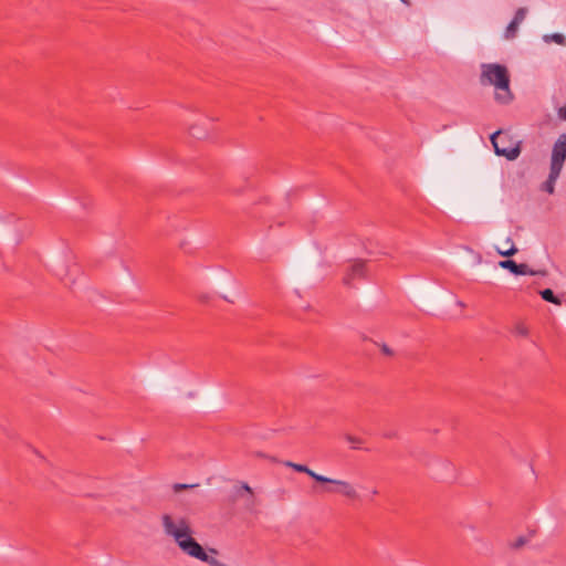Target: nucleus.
I'll use <instances>...</instances> for the list:
<instances>
[{"label":"nucleus","instance_id":"2eb2a0df","mask_svg":"<svg viewBox=\"0 0 566 566\" xmlns=\"http://www.w3.org/2000/svg\"><path fill=\"white\" fill-rule=\"evenodd\" d=\"M525 17H526V9L525 8H520L515 12L513 21L516 22V24L520 25L524 21Z\"/></svg>","mask_w":566,"mask_h":566},{"label":"nucleus","instance_id":"ddd939ff","mask_svg":"<svg viewBox=\"0 0 566 566\" xmlns=\"http://www.w3.org/2000/svg\"><path fill=\"white\" fill-rule=\"evenodd\" d=\"M518 29V24L514 22L513 20L509 23L505 30V38L506 39H513L516 35Z\"/></svg>","mask_w":566,"mask_h":566},{"label":"nucleus","instance_id":"dca6fc26","mask_svg":"<svg viewBox=\"0 0 566 566\" xmlns=\"http://www.w3.org/2000/svg\"><path fill=\"white\" fill-rule=\"evenodd\" d=\"M528 542V538L525 536H518L514 542L511 543V547L518 549L523 547Z\"/></svg>","mask_w":566,"mask_h":566},{"label":"nucleus","instance_id":"20e7f679","mask_svg":"<svg viewBox=\"0 0 566 566\" xmlns=\"http://www.w3.org/2000/svg\"><path fill=\"white\" fill-rule=\"evenodd\" d=\"M566 159V133L555 142L552 151V177H558Z\"/></svg>","mask_w":566,"mask_h":566},{"label":"nucleus","instance_id":"f3484780","mask_svg":"<svg viewBox=\"0 0 566 566\" xmlns=\"http://www.w3.org/2000/svg\"><path fill=\"white\" fill-rule=\"evenodd\" d=\"M346 440L353 444V448H358V444L361 443V440L354 436H347Z\"/></svg>","mask_w":566,"mask_h":566},{"label":"nucleus","instance_id":"4be33fe9","mask_svg":"<svg viewBox=\"0 0 566 566\" xmlns=\"http://www.w3.org/2000/svg\"><path fill=\"white\" fill-rule=\"evenodd\" d=\"M241 489L250 494H252V489L250 488V485L245 482H241Z\"/></svg>","mask_w":566,"mask_h":566},{"label":"nucleus","instance_id":"4468645a","mask_svg":"<svg viewBox=\"0 0 566 566\" xmlns=\"http://www.w3.org/2000/svg\"><path fill=\"white\" fill-rule=\"evenodd\" d=\"M558 177H552V170L549 171L547 180L543 185V189L547 191L548 193L554 192V184Z\"/></svg>","mask_w":566,"mask_h":566},{"label":"nucleus","instance_id":"423d86ee","mask_svg":"<svg viewBox=\"0 0 566 566\" xmlns=\"http://www.w3.org/2000/svg\"><path fill=\"white\" fill-rule=\"evenodd\" d=\"M178 546L182 552L201 562L208 563L211 558V556L205 552L202 546L193 537H191V535H188L186 538L179 541Z\"/></svg>","mask_w":566,"mask_h":566},{"label":"nucleus","instance_id":"6ab92c4d","mask_svg":"<svg viewBox=\"0 0 566 566\" xmlns=\"http://www.w3.org/2000/svg\"><path fill=\"white\" fill-rule=\"evenodd\" d=\"M195 485H191V484H182V483H176L174 485V490L175 492H179L181 490H186V489H190V488H193Z\"/></svg>","mask_w":566,"mask_h":566},{"label":"nucleus","instance_id":"9b49d317","mask_svg":"<svg viewBox=\"0 0 566 566\" xmlns=\"http://www.w3.org/2000/svg\"><path fill=\"white\" fill-rule=\"evenodd\" d=\"M542 298L546 302L553 303V304H560V300L555 296L554 292L551 289H545L539 292Z\"/></svg>","mask_w":566,"mask_h":566},{"label":"nucleus","instance_id":"412c9836","mask_svg":"<svg viewBox=\"0 0 566 566\" xmlns=\"http://www.w3.org/2000/svg\"><path fill=\"white\" fill-rule=\"evenodd\" d=\"M558 116L563 119H566V104L559 108Z\"/></svg>","mask_w":566,"mask_h":566},{"label":"nucleus","instance_id":"1a4fd4ad","mask_svg":"<svg viewBox=\"0 0 566 566\" xmlns=\"http://www.w3.org/2000/svg\"><path fill=\"white\" fill-rule=\"evenodd\" d=\"M286 467L289 468H292L294 471L296 472H300V473H305L307 474L308 476H311L312 479H314L316 482H319V483H325L326 481H328V478L325 476V475H322V474H318L316 472H314L312 469H310L307 465L305 464H300V463H294V462H290L287 461L285 463Z\"/></svg>","mask_w":566,"mask_h":566},{"label":"nucleus","instance_id":"7ed1b4c3","mask_svg":"<svg viewBox=\"0 0 566 566\" xmlns=\"http://www.w3.org/2000/svg\"><path fill=\"white\" fill-rule=\"evenodd\" d=\"M163 526L165 533L169 536H172L177 544H179V541L186 538L188 535H191V530L185 518L175 521L170 515L165 514L163 516Z\"/></svg>","mask_w":566,"mask_h":566},{"label":"nucleus","instance_id":"f8f14e48","mask_svg":"<svg viewBox=\"0 0 566 566\" xmlns=\"http://www.w3.org/2000/svg\"><path fill=\"white\" fill-rule=\"evenodd\" d=\"M545 41H554L555 43L559 45L566 44V39L562 33H553L551 35H545Z\"/></svg>","mask_w":566,"mask_h":566},{"label":"nucleus","instance_id":"f03ea898","mask_svg":"<svg viewBox=\"0 0 566 566\" xmlns=\"http://www.w3.org/2000/svg\"><path fill=\"white\" fill-rule=\"evenodd\" d=\"M491 143L497 156H503L507 160H514L521 153L520 143L513 144L510 135L497 130L491 135Z\"/></svg>","mask_w":566,"mask_h":566},{"label":"nucleus","instance_id":"f257e3e1","mask_svg":"<svg viewBox=\"0 0 566 566\" xmlns=\"http://www.w3.org/2000/svg\"><path fill=\"white\" fill-rule=\"evenodd\" d=\"M481 83L493 85L496 90L495 99L501 104L509 103L513 95L510 90V75L504 65L490 63L482 65Z\"/></svg>","mask_w":566,"mask_h":566},{"label":"nucleus","instance_id":"0eeeda50","mask_svg":"<svg viewBox=\"0 0 566 566\" xmlns=\"http://www.w3.org/2000/svg\"><path fill=\"white\" fill-rule=\"evenodd\" d=\"M366 265L363 261H356L352 264L346 272L343 282L344 284L352 286L355 280H360L365 277Z\"/></svg>","mask_w":566,"mask_h":566},{"label":"nucleus","instance_id":"9d476101","mask_svg":"<svg viewBox=\"0 0 566 566\" xmlns=\"http://www.w3.org/2000/svg\"><path fill=\"white\" fill-rule=\"evenodd\" d=\"M506 244H509V248H504L503 250H497V253L502 256H512L515 253H517V248L515 247L514 242L511 238L506 239Z\"/></svg>","mask_w":566,"mask_h":566},{"label":"nucleus","instance_id":"5701e85b","mask_svg":"<svg viewBox=\"0 0 566 566\" xmlns=\"http://www.w3.org/2000/svg\"><path fill=\"white\" fill-rule=\"evenodd\" d=\"M371 495H373V496H374V495H378V490H377V489L371 490Z\"/></svg>","mask_w":566,"mask_h":566},{"label":"nucleus","instance_id":"a211bd4d","mask_svg":"<svg viewBox=\"0 0 566 566\" xmlns=\"http://www.w3.org/2000/svg\"><path fill=\"white\" fill-rule=\"evenodd\" d=\"M380 350H381V353H382L384 355H386V356H389V357H390V356H394V352H392V350H391V348H390L388 345H386V344H381V345H380Z\"/></svg>","mask_w":566,"mask_h":566},{"label":"nucleus","instance_id":"6e6552de","mask_svg":"<svg viewBox=\"0 0 566 566\" xmlns=\"http://www.w3.org/2000/svg\"><path fill=\"white\" fill-rule=\"evenodd\" d=\"M499 265L502 269L509 270L510 272H512L515 275H535L536 274V272L531 270L527 264H525V263L517 264L513 260L500 261Z\"/></svg>","mask_w":566,"mask_h":566},{"label":"nucleus","instance_id":"39448f33","mask_svg":"<svg viewBox=\"0 0 566 566\" xmlns=\"http://www.w3.org/2000/svg\"><path fill=\"white\" fill-rule=\"evenodd\" d=\"M325 483L334 484L336 486V489H325L324 491L327 493H337L350 501H356L359 499V494L355 485L348 481L328 478V481Z\"/></svg>","mask_w":566,"mask_h":566},{"label":"nucleus","instance_id":"aec40b11","mask_svg":"<svg viewBox=\"0 0 566 566\" xmlns=\"http://www.w3.org/2000/svg\"><path fill=\"white\" fill-rule=\"evenodd\" d=\"M190 134H191L193 137L199 138V139H200V138L206 137V134H205V133H202V134H201V133H197V132H196V127H195V126H192V127L190 128Z\"/></svg>","mask_w":566,"mask_h":566},{"label":"nucleus","instance_id":"b1692460","mask_svg":"<svg viewBox=\"0 0 566 566\" xmlns=\"http://www.w3.org/2000/svg\"><path fill=\"white\" fill-rule=\"evenodd\" d=\"M520 333H522L523 335H526V331H524V329H520Z\"/></svg>","mask_w":566,"mask_h":566}]
</instances>
